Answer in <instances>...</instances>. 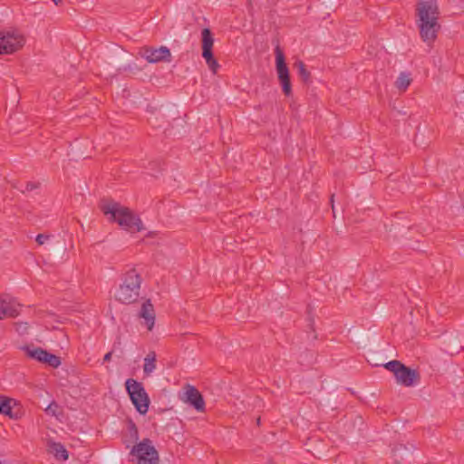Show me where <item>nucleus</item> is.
Instances as JSON below:
<instances>
[{
  "label": "nucleus",
  "mask_w": 464,
  "mask_h": 464,
  "mask_svg": "<svg viewBox=\"0 0 464 464\" xmlns=\"http://www.w3.org/2000/svg\"><path fill=\"white\" fill-rule=\"evenodd\" d=\"M419 379H396V383L399 386L412 387L418 384Z\"/></svg>",
  "instance_id": "22"
},
{
  "label": "nucleus",
  "mask_w": 464,
  "mask_h": 464,
  "mask_svg": "<svg viewBox=\"0 0 464 464\" xmlns=\"http://www.w3.org/2000/svg\"><path fill=\"white\" fill-rule=\"evenodd\" d=\"M417 22L439 20V7L436 0H420L416 6Z\"/></svg>",
  "instance_id": "11"
},
{
  "label": "nucleus",
  "mask_w": 464,
  "mask_h": 464,
  "mask_svg": "<svg viewBox=\"0 0 464 464\" xmlns=\"http://www.w3.org/2000/svg\"><path fill=\"white\" fill-rule=\"evenodd\" d=\"M49 237H50L49 235L39 234V235H37L35 241L37 242V244L39 246H42L49 239Z\"/></svg>",
  "instance_id": "27"
},
{
  "label": "nucleus",
  "mask_w": 464,
  "mask_h": 464,
  "mask_svg": "<svg viewBox=\"0 0 464 464\" xmlns=\"http://www.w3.org/2000/svg\"><path fill=\"white\" fill-rule=\"evenodd\" d=\"M375 366H382L392 372L394 377H420L423 373L420 367H408L398 360H392L385 363H376Z\"/></svg>",
  "instance_id": "10"
},
{
  "label": "nucleus",
  "mask_w": 464,
  "mask_h": 464,
  "mask_svg": "<svg viewBox=\"0 0 464 464\" xmlns=\"http://www.w3.org/2000/svg\"><path fill=\"white\" fill-rule=\"evenodd\" d=\"M411 73L402 72L399 74L395 86L400 92H405L411 82Z\"/></svg>",
  "instance_id": "17"
},
{
  "label": "nucleus",
  "mask_w": 464,
  "mask_h": 464,
  "mask_svg": "<svg viewBox=\"0 0 464 464\" xmlns=\"http://www.w3.org/2000/svg\"><path fill=\"white\" fill-rule=\"evenodd\" d=\"M17 405V401L8 396L0 394V413L8 416L10 419H16L13 409Z\"/></svg>",
  "instance_id": "14"
},
{
  "label": "nucleus",
  "mask_w": 464,
  "mask_h": 464,
  "mask_svg": "<svg viewBox=\"0 0 464 464\" xmlns=\"http://www.w3.org/2000/svg\"><path fill=\"white\" fill-rule=\"evenodd\" d=\"M130 455L133 464H159L160 454L151 440L145 438L136 443Z\"/></svg>",
  "instance_id": "3"
},
{
  "label": "nucleus",
  "mask_w": 464,
  "mask_h": 464,
  "mask_svg": "<svg viewBox=\"0 0 464 464\" xmlns=\"http://www.w3.org/2000/svg\"><path fill=\"white\" fill-rule=\"evenodd\" d=\"M52 452L55 458L62 460H66L69 458L66 449L61 443H53L51 446Z\"/></svg>",
  "instance_id": "19"
},
{
  "label": "nucleus",
  "mask_w": 464,
  "mask_h": 464,
  "mask_svg": "<svg viewBox=\"0 0 464 464\" xmlns=\"http://www.w3.org/2000/svg\"><path fill=\"white\" fill-rule=\"evenodd\" d=\"M295 67L297 68L298 75L303 82H307L310 80V72L306 69L305 64L302 61L295 63Z\"/></svg>",
  "instance_id": "20"
},
{
  "label": "nucleus",
  "mask_w": 464,
  "mask_h": 464,
  "mask_svg": "<svg viewBox=\"0 0 464 464\" xmlns=\"http://www.w3.org/2000/svg\"><path fill=\"white\" fill-rule=\"evenodd\" d=\"M15 330L20 335L28 334L29 324L25 322H19L15 324Z\"/></svg>",
  "instance_id": "23"
},
{
  "label": "nucleus",
  "mask_w": 464,
  "mask_h": 464,
  "mask_svg": "<svg viewBox=\"0 0 464 464\" xmlns=\"http://www.w3.org/2000/svg\"><path fill=\"white\" fill-rule=\"evenodd\" d=\"M21 349L28 358L45 363L53 368H57L61 364V359L59 356L53 354L41 347H37L33 343L22 346Z\"/></svg>",
  "instance_id": "5"
},
{
  "label": "nucleus",
  "mask_w": 464,
  "mask_h": 464,
  "mask_svg": "<svg viewBox=\"0 0 464 464\" xmlns=\"http://www.w3.org/2000/svg\"><path fill=\"white\" fill-rule=\"evenodd\" d=\"M139 54L150 63L160 62H170L171 53L166 46L154 48L151 46H143L140 49Z\"/></svg>",
  "instance_id": "9"
},
{
  "label": "nucleus",
  "mask_w": 464,
  "mask_h": 464,
  "mask_svg": "<svg viewBox=\"0 0 464 464\" xmlns=\"http://www.w3.org/2000/svg\"><path fill=\"white\" fill-rule=\"evenodd\" d=\"M115 353H116V344H113L112 350L104 355L103 362H109L111 359L112 354Z\"/></svg>",
  "instance_id": "29"
},
{
  "label": "nucleus",
  "mask_w": 464,
  "mask_h": 464,
  "mask_svg": "<svg viewBox=\"0 0 464 464\" xmlns=\"http://www.w3.org/2000/svg\"><path fill=\"white\" fill-rule=\"evenodd\" d=\"M24 44V36L17 31L0 32V54H10Z\"/></svg>",
  "instance_id": "6"
},
{
  "label": "nucleus",
  "mask_w": 464,
  "mask_h": 464,
  "mask_svg": "<svg viewBox=\"0 0 464 464\" xmlns=\"http://www.w3.org/2000/svg\"><path fill=\"white\" fill-rule=\"evenodd\" d=\"M126 389L137 411L145 414L149 409V397L143 385L136 379H127Z\"/></svg>",
  "instance_id": "4"
},
{
  "label": "nucleus",
  "mask_w": 464,
  "mask_h": 464,
  "mask_svg": "<svg viewBox=\"0 0 464 464\" xmlns=\"http://www.w3.org/2000/svg\"><path fill=\"white\" fill-rule=\"evenodd\" d=\"M130 435L135 440H137L138 439V429H137V427L133 423L130 424Z\"/></svg>",
  "instance_id": "30"
},
{
  "label": "nucleus",
  "mask_w": 464,
  "mask_h": 464,
  "mask_svg": "<svg viewBox=\"0 0 464 464\" xmlns=\"http://www.w3.org/2000/svg\"><path fill=\"white\" fill-rule=\"evenodd\" d=\"M142 279L135 268H130L122 276V283L115 293L117 301L122 304H132L140 296Z\"/></svg>",
  "instance_id": "2"
},
{
  "label": "nucleus",
  "mask_w": 464,
  "mask_h": 464,
  "mask_svg": "<svg viewBox=\"0 0 464 464\" xmlns=\"http://www.w3.org/2000/svg\"><path fill=\"white\" fill-rule=\"evenodd\" d=\"M39 183L38 182H33V181H28L25 183L24 187L23 188H18V189L24 193L26 191H32L34 189H36L39 188Z\"/></svg>",
  "instance_id": "24"
},
{
  "label": "nucleus",
  "mask_w": 464,
  "mask_h": 464,
  "mask_svg": "<svg viewBox=\"0 0 464 464\" xmlns=\"http://www.w3.org/2000/svg\"><path fill=\"white\" fill-rule=\"evenodd\" d=\"M156 367V353L150 352L144 358L143 371L145 374H150Z\"/></svg>",
  "instance_id": "18"
},
{
  "label": "nucleus",
  "mask_w": 464,
  "mask_h": 464,
  "mask_svg": "<svg viewBox=\"0 0 464 464\" xmlns=\"http://www.w3.org/2000/svg\"><path fill=\"white\" fill-rule=\"evenodd\" d=\"M18 306L19 304L14 301H6L0 298V319H3L5 316H17L19 314Z\"/></svg>",
  "instance_id": "15"
},
{
  "label": "nucleus",
  "mask_w": 464,
  "mask_h": 464,
  "mask_svg": "<svg viewBox=\"0 0 464 464\" xmlns=\"http://www.w3.org/2000/svg\"><path fill=\"white\" fill-rule=\"evenodd\" d=\"M138 315L144 320L142 324L147 329L151 331L155 324V310L150 299L143 302Z\"/></svg>",
  "instance_id": "13"
},
{
  "label": "nucleus",
  "mask_w": 464,
  "mask_h": 464,
  "mask_svg": "<svg viewBox=\"0 0 464 464\" xmlns=\"http://www.w3.org/2000/svg\"><path fill=\"white\" fill-rule=\"evenodd\" d=\"M58 405L55 402L50 403L47 408L45 409V411L47 414L55 416L57 414Z\"/></svg>",
  "instance_id": "26"
},
{
  "label": "nucleus",
  "mask_w": 464,
  "mask_h": 464,
  "mask_svg": "<svg viewBox=\"0 0 464 464\" xmlns=\"http://www.w3.org/2000/svg\"><path fill=\"white\" fill-rule=\"evenodd\" d=\"M179 399L194 408L198 412H204L206 409L205 401L199 391L190 384H186L179 393Z\"/></svg>",
  "instance_id": "8"
},
{
  "label": "nucleus",
  "mask_w": 464,
  "mask_h": 464,
  "mask_svg": "<svg viewBox=\"0 0 464 464\" xmlns=\"http://www.w3.org/2000/svg\"><path fill=\"white\" fill-rule=\"evenodd\" d=\"M462 2L464 3V0H462Z\"/></svg>",
  "instance_id": "33"
},
{
  "label": "nucleus",
  "mask_w": 464,
  "mask_h": 464,
  "mask_svg": "<svg viewBox=\"0 0 464 464\" xmlns=\"http://www.w3.org/2000/svg\"><path fill=\"white\" fill-rule=\"evenodd\" d=\"M203 58L206 60V63L208 64V66L209 67V69L214 72L216 73L217 72V70L218 68L219 67L217 60L214 58L213 56V53H210V56H203Z\"/></svg>",
  "instance_id": "21"
},
{
  "label": "nucleus",
  "mask_w": 464,
  "mask_h": 464,
  "mask_svg": "<svg viewBox=\"0 0 464 464\" xmlns=\"http://www.w3.org/2000/svg\"><path fill=\"white\" fill-rule=\"evenodd\" d=\"M445 350L447 353H449L450 354H455V353H459L462 350V346L460 344H459V345H454L453 347H450V343H449L446 345Z\"/></svg>",
  "instance_id": "25"
},
{
  "label": "nucleus",
  "mask_w": 464,
  "mask_h": 464,
  "mask_svg": "<svg viewBox=\"0 0 464 464\" xmlns=\"http://www.w3.org/2000/svg\"><path fill=\"white\" fill-rule=\"evenodd\" d=\"M334 195L333 194L331 196V203H334ZM332 208L334 209V204H332Z\"/></svg>",
  "instance_id": "32"
},
{
  "label": "nucleus",
  "mask_w": 464,
  "mask_h": 464,
  "mask_svg": "<svg viewBox=\"0 0 464 464\" xmlns=\"http://www.w3.org/2000/svg\"><path fill=\"white\" fill-rule=\"evenodd\" d=\"M420 38L430 46L437 38L440 29L439 20L430 19V21L417 22Z\"/></svg>",
  "instance_id": "12"
},
{
  "label": "nucleus",
  "mask_w": 464,
  "mask_h": 464,
  "mask_svg": "<svg viewBox=\"0 0 464 464\" xmlns=\"http://www.w3.org/2000/svg\"><path fill=\"white\" fill-rule=\"evenodd\" d=\"M276 53V68L278 76L279 82L282 86L283 92L285 96H289L292 93V85L290 82V74L288 67L285 63V59L283 51L280 46L277 45L275 48Z\"/></svg>",
  "instance_id": "7"
},
{
  "label": "nucleus",
  "mask_w": 464,
  "mask_h": 464,
  "mask_svg": "<svg viewBox=\"0 0 464 464\" xmlns=\"http://www.w3.org/2000/svg\"><path fill=\"white\" fill-rule=\"evenodd\" d=\"M202 37V56H210L214 44V38L210 29L204 28L201 32Z\"/></svg>",
  "instance_id": "16"
},
{
  "label": "nucleus",
  "mask_w": 464,
  "mask_h": 464,
  "mask_svg": "<svg viewBox=\"0 0 464 464\" xmlns=\"http://www.w3.org/2000/svg\"><path fill=\"white\" fill-rule=\"evenodd\" d=\"M113 344H116V353H117L116 356L121 358L123 354V351L121 349V343L120 339H118V341L115 342Z\"/></svg>",
  "instance_id": "28"
},
{
  "label": "nucleus",
  "mask_w": 464,
  "mask_h": 464,
  "mask_svg": "<svg viewBox=\"0 0 464 464\" xmlns=\"http://www.w3.org/2000/svg\"><path fill=\"white\" fill-rule=\"evenodd\" d=\"M55 5H60L63 3V0H53Z\"/></svg>",
  "instance_id": "31"
},
{
  "label": "nucleus",
  "mask_w": 464,
  "mask_h": 464,
  "mask_svg": "<svg viewBox=\"0 0 464 464\" xmlns=\"http://www.w3.org/2000/svg\"><path fill=\"white\" fill-rule=\"evenodd\" d=\"M101 209L104 215H110L111 220L117 222L121 227L130 232H140L144 229L142 221L128 208L113 200L102 201Z\"/></svg>",
  "instance_id": "1"
}]
</instances>
